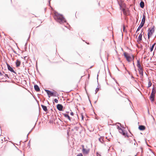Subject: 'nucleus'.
<instances>
[{
	"instance_id": "3",
	"label": "nucleus",
	"mask_w": 156,
	"mask_h": 156,
	"mask_svg": "<svg viewBox=\"0 0 156 156\" xmlns=\"http://www.w3.org/2000/svg\"><path fill=\"white\" fill-rule=\"evenodd\" d=\"M124 55L127 61L129 62L134 60V57L133 55H130L128 53L125 52L124 53Z\"/></svg>"
},
{
	"instance_id": "7",
	"label": "nucleus",
	"mask_w": 156,
	"mask_h": 156,
	"mask_svg": "<svg viewBox=\"0 0 156 156\" xmlns=\"http://www.w3.org/2000/svg\"><path fill=\"white\" fill-rule=\"evenodd\" d=\"M82 152L83 154L85 155L88 154L90 152V149L88 148H85L84 147V145H82Z\"/></svg>"
},
{
	"instance_id": "9",
	"label": "nucleus",
	"mask_w": 156,
	"mask_h": 156,
	"mask_svg": "<svg viewBox=\"0 0 156 156\" xmlns=\"http://www.w3.org/2000/svg\"><path fill=\"white\" fill-rule=\"evenodd\" d=\"M122 10L123 14L125 15H129V11L127 9L122 8Z\"/></svg>"
},
{
	"instance_id": "16",
	"label": "nucleus",
	"mask_w": 156,
	"mask_h": 156,
	"mask_svg": "<svg viewBox=\"0 0 156 156\" xmlns=\"http://www.w3.org/2000/svg\"><path fill=\"white\" fill-rule=\"evenodd\" d=\"M139 129L140 130H144L145 129V127L144 126L141 125L139 126Z\"/></svg>"
},
{
	"instance_id": "5",
	"label": "nucleus",
	"mask_w": 156,
	"mask_h": 156,
	"mask_svg": "<svg viewBox=\"0 0 156 156\" xmlns=\"http://www.w3.org/2000/svg\"><path fill=\"white\" fill-rule=\"evenodd\" d=\"M137 67H138V70L139 71L140 74L143 75V68L140 65V60H138L137 61Z\"/></svg>"
},
{
	"instance_id": "29",
	"label": "nucleus",
	"mask_w": 156,
	"mask_h": 156,
	"mask_svg": "<svg viewBox=\"0 0 156 156\" xmlns=\"http://www.w3.org/2000/svg\"><path fill=\"white\" fill-rule=\"evenodd\" d=\"M70 115H72V116H73V115H74V113H73V112H71V113H70Z\"/></svg>"
},
{
	"instance_id": "6",
	"label": "nucleus",
	"mask_w": 156,
	"mask_h": 156,
	"mask_svg": "<svg viewBox=\"0 0 156 156\" xmlns=\"http://www.w3.org/2000/svg\"><path fill=\"white\" fill-rule=\"evenodd\" d=\"M154 27H150L148 30V37L149 39L150 37H151L154 32Z\"/></svg>"
},
{
	"instance_id": "18",
	"label": "nucleus",
	"mask_w": 156,
	"mask_h": 156,
	"mask_svg": "<svg viewBox=\"0 0 156 156\" xmlns=\"http://www.w3.org/2000/svg\"><path fill=\"white\" fill-rule=\"evenodd\" d=\"M34 88L35 90L37 91H40V88H39V87L37 85H35L34 86Z\"/></svg>"
},
{
	"instance_id": "24",
	"label": "nucleus",
	"mask_w": 156,
	"mask_h": 156,
	"mask_svg": "<svg viewBox=\"0 0 156 156\" xmlns=\"http://www.w3.org/2000/svg\"><path fill=\"white\" fill-rule=\"evenodd\" d=\"M131 142H131V145H133V144L135 145L136 141L134 139H132V140H131Z\"/></svg>"
},
{
	"instance_id": "26",
	"label": "nucleus",
	"mask_w": 156,
	"mask_h": 156,
	"mask_svg": "<svg viewBox=\"0 0 156 156\" xmlns=\"http://www.w3.org/2000/svg\"><path fill=\"white\" fill-rule=\"evenodd\" d=\"M151 85L152 83L150 81H149V82H148V87H150L151 86Z\"/></svg>"
},
{
	"instance_id": "21",
	"label": "nucleus",
	"mask_w": 156,
	"mask_h": 156,
	"mask_svg": "<svg viewBox=\"0 0 156 156\" xmlns=\"http://www.w3.org/2000/svg\"><path fill=\"white\" fill-rule=\"evenodd\" d=\"M103 139V137L101 136L99 138V140L101 143H102L104 142Z\"/></svg>"
},
{
	"instance_id": "34",
	"label": "nucleus",
	"mask_w": 156,
	"mask_h": 156,
	"mask_svg": "<svg viewBox=\"0 0 156 156\" xmlns=\"http://www.w3.org/2000/svg\"><path fill=\"white\" fill-rule=\"evenodd\" d=\"M133 64L134 65V62H133Z\"/></svg>"
},
{
	"instance_id": "28",
	"label": "nucleus",
	"mask_w": 156,
	"mask_h": 156,
	"mask_svg": "<svg viewBox=\"0 0 156 156\" xmlns=\"http://www.w3.org/2000/svg\"><path fill=\"white\" fill-rule=\"evenodd\" d=\"M77 156H83L82 153H79V154Z\"/></svg>"
},
{
	"instance_id": "14",
	"label": "nucleus",
	"mask_w": 156,
	"mask_h": 156,
	"mask_svg": "<svg viewBox=\"0 0 156 156\" xmlns=\"http://www.w3.org/2000/svg\"><path fill=\"white\" fill-rule=\"evenodd\" d=\"M16 67H19L20 66L21 64V61L18 59H17L16 60Z\"/></svg>"
},
{
	"instance_id": "31",
	"label": "nucleus",
	"mask_w": 156,
	"mask_h": 156,
	"mask_svg": "<svg viewBox=\"0 0 156 156\" xmlns=\"http://www.w3.org/2000/svg\"><path fill=\"white\" fill-rule=\"evenodd\" d=\"M2 75H3V74L1 72H0V75L2 76Z\"/></svg>"
},
{
	"instance_id": "32",
	"label": "nucleus",
	"mask_w": 156,
	"mask_h": 156,
	"mask_svg": "<svg viewBox=\"0 0 156 156\" xmlns=\"http://www.w3.org/2000/svg\"><path fill=\"white\" fill-rule=\"evenodd\" d=\"M117 128H118V129L119 130V128H120V127H119V126H117Z\"/></svg>"
},
{
	"instance_id": "10",
	"label": "nucleus",
	"mask_w": 156,
	"mask_h": 156,
	"mask_svg": "<svg viewBox=\"0 0 156 156\" xmlns=\"http://www.w3.org/2000/svg\"><path fill=\"white\" fill-rule=\"evenodd\" d=\"M6 65H7L8 69L9 71L15 73H16V72L10 66L9 64L7 63Z\"/></svg>"
},
{
	"instance_id": "30",
	"label": "nucleus",
	"mask_w": 156,
	"mask_h": 156,
	"mask_svg": "<svg viewBox=\"0 0 156 156\" xmlns=\"http://www.w3.org/2000/svg\"><path fill=\"white\" fill-rule=\"evenodd\" d=\"M5 76H6L8 78H9V76H8V75L7 74H5Z\"/></svg>"
},
{
	"instance_id": "11",
	"label": "nucleus",
	"mask_w": 156,
	"mask_h": 156,
	"mask_svg": "<svg viewBox=\"0 0 156 156\" xmlns=\"http://www.w3.org/2000/svg\"><path fill=\"white\" fill-rule=\"evenodd\" d=\"M57 109L59 111H62L63 110V106L61 104H58L57 105Z\"/></svg>"
},
{
	"instance_id": "17",
	"label": "nucleus",
	"mask_w": 156,
	"mask_h": 156,
	"mask_svg": "<svg viewBox=\"0 0 156 156\" xmlns=\"http://www.w3.org/2000/svg\"><path fill=\"white\" fill-rule=\"evenodd\" d=\"M63 115L64 116V117H65L66 118H67L69 121H71V118L69 117V115L68 114H63Z\"/></svg>"
},
{
	"instance_id": "1",
	"label": "nucleus",
	"mask_w": 156,
	"mask_h": 156,
	"mask_svg": "<svg viewBox=\"0 0 156 156\" xmlns=\"http://www.w3.org/2000/svg\"><path fill=\"white\" fill-rule=\"evenodd\" d=\"M54 19L58 22L60 24L66 22L65 18L62 15L59 14L56 12H55L53 14Z\"/></svg>"
},
{
	"instance_id": "15",
	"label": "nucleus",
	"mask_w": 156,
	"mask_h": 156,
	"mask_svg": "<svg viewBox=\"0 0 156 156\" xmlns=\"http://www.w3.org/2000/svg\"><path fill=\"white\" fill-rule=\"evenodd\" d=\"M154 94L151 93L150 97V100L153 101L154 100Z\"/></svg>"
},
{
	"instance_id": "23",
	"label": "nucleus",
	"mask_w": 156,
	"mask_h": 156,
	"mask_svg": "<svg viewBox=\"0 0 156 156\" xmlns=\"http://www.w3.org/2000/svg\"><path fill=\"white\" fill-rule=\"evenodd\" d=\"M156 92V89L155 88H153L151 93L154 94H155Z\"/></svg>"
},
{
	"instance_id": "20",
	"label": "nucleus",
	"mask_w": 156,
	"mask_h": 156,
	"mask_svg": "<svg viewBox=\"0 0 156 156\" xmlns=\"http://www.w3.org/2000/svg\"><path fill=\"white\" fill-rule=\"evenodd\" d=\"M144 25L141 23L140 25L138 27V29H137L136 31V32H137L138 31H139V30L141 28H142L144 26Z\"/></svg>"
},
{
	"instance_id": "27",
	"label": "nucleus",
	"mask_w": 156,
	"mask_h": 156,
	"mask_svg": "<svg viewBox=\"0 0 156 156\" xmlns=\"http://www.w3.org/2000/svg\"><path fill=\"white\" fill-rule=\"evenodd\" d=\"M54 101L56 103H58V101L57 99H55Z\"/></svg>"
},
{
	"instance_id": "19",
	"label": "nucleus",
	"mask_w": 156,
	"mask_h": 156,
	"mask_svg": "<svg viewBox=\"0 0 156 156\" xmlns=\"http://www.w3.org/2000/svg\"><path fill=\"white\" fill-rule=\"evenodd\" d=\"M41 106L42 108L43 109V110L44 111L47 112L48 111V110L47 109V107L46 106H44L43 105H41Z\"/></svg>"
},
{
	"instance_id": "33",
	"label": "nucleus",
	"mask_w": 156,
	"mask_h": 156,
	"mask_svg": "<svg viewBox=\"0 0 156 156\" xmlns=\"http://www.w3.org/2000/svg\"><path fill=\"white\" fill-rule=\"evenodd\" d=\"M141 151L142 152V148H141Z\"/></svg>"
},
{
	"instance_id": "22",
	"label": "nucleus",
	"mask_w": 156,
	"mask_h": 156,
	"mask_svg": "<svg viewBox=\"0 0 156 156\" xmlns=\"http://www.w3.org/2000/svg\"><path fill=\"white\" fill-rule=\"evenodd\" d=\"M140 6L141 8H143L144 7V3L143 2L141 1L140 3Z\"/></svg>"
},
{
	"instance_id": "25",
	"label": "nucleus",
	"mask_w": 156,
	"mask_h": 156,
	"mask_svg": "<svg viewBox=\"0 0 156 156\" xmlns=\"http://www.w3.org/2000/svg\"><path fill=\"white\" fill-rule=\"evenodd\" d=\"M155 43H154L151 46V48H150V51H152L153 49V48L154 47L155 45Z\"/></svg>"
},
{
	"instance_id": "2",
	"label": "nucleus",
	"mask_w": 156,
	"mask_h": 156,
	"mask_svg": "<svg viewBox=\"0 0 156 156\" xmlns=\"http://www.w3.org/2000/svg\"><path fill=\"white\" fill-rule=\"evenodd\" d=\"M119 103L121 105L126 106L129 104L128 100L126 98L120 96L118 99Z\"/></svg>"
},
{
	"instance_id": "13",
	"label": "nucleus",
	"mask_w": 156,
	"mask_h": 156,
	"mask_svg": "<svg viewBox=\"0 0 156 156\" xmlns=\"http://www.w3.org/2000/svg\"><path fill=\"white\" fill-rule=\"evenodd\" d=\"M145 18L146 16L145 15L143 14V18L141 22V24L144 25L145 21Z\"/></svg>"
},
{
	"instance_id": "8",
	"label": "nucleus",
	"mask_w": 156,
	"mask_h": 156,
	"mask_svg": "<svg viewBox=\"0 0 156 156\" xmlns=\"http://www.w3.org/2000/svg\"><path fill=\"white\" fill-rule=\"evenodd\" d=\"M144 34V32H143V30H142L141 32L139 34L137 39V41L138 42H140L142 40V36L143 34Z\"/></svg>"
},
{
	"instance_id": "12",
	"label": "nucleus",
	"mask_w": 156,
	"mask_h": 156,
	"mask_svg": "<svg viewBox=\"0 0 156 156\" xmlns=\"http://www.w3.org/2000/svg\"><path fill=\"white\" fill-rule=\"evenodd\" d=\"M119 132L121 133H122V134L125 136H127V137L128 136L127 135V134L125 133L124 132L123 129L121 128H119Z\"/></svg>"
},
{
	"instance_id": "4",
	"label": "nucleus",
	"mask_w": 156,
	"mask_h": 156,
	"mask_svg": "<svg viewBox=\"0 0 156 156\" xmlns=\"http://www.w3.org/2000/svg\"><path fill=\"white\" fill-rule=\"evenodd\" d=\"M45 91L48 95L49 97L51 96L58 97L59 94L55 91H51L48 90H45Z\"/></svg>"
}]
</instances>
